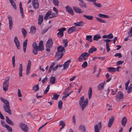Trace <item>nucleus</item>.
<instances>
[{"mask_svg":"<svg viewBox=\"0 0 132 132\" xmlns=\"http://www.w3.org/2000/svg\"><path fill=\"white\" fill-rule=\"evenodd\" d=\"M88 101V100L87 98L84 100V96L80 98L79 101V104L80 107L81 108L82 111H83L87 105Z\"/></svg>","mask_w":132,"mask_h":132,"instance_id":"f257e3e1","label":"nucleus"},{"mask_svg":"<svg viewBox=\"0 0 132 132\" xmlns=\"http://www.w3.org/2000/svg\"><path fill=\"white\" fill-rule=\"evenodd\" d=\"M0 99L5 104L3 106V108L4 111L9 114L11 115V111L10 109L9 102L6 100L4 99L2 97H1Z\"/></svg>","mask_w":132,"mask_h":132,"instance_id":"f03ea898","label":"nucleus"},{"mask_svg":"<svg viewBox=\"0 0 132 132\" xmlns=\"http://www.w3.org/2000/svg\"><path fill=\"white\" fill-rule=\"evenodd\" d=\"M53 42L52 38H50L48 40L46 45V51L47 52H50V49L52 48L53 46Z\"/></svg>","mask_w":132,"mask_h":132,"instance_id":"7ed1b4c3","label":"nucleus"},{"mask_svg":"<svg viewBox=\"0 0 132 132\" xmlns=\"http://www.w3.org/2000/svg\"><path fill=\"white\" fill-rule=\"evenodd\" d=\"M123 95L120 91L117 94L116 99L118 102L122 101L123 99Z\"/></svg>","mask_w":132,"mask_h":132,"instance_id":"20e7f679","label":"nucleus"},{"mask_svg":"<svg viewBox=\"0 0 132 132\" xmlns=\"http://www.w3.org/2000/svg\"><path fill=\"white\" fill-rule=\"evenodd\" d=\"M19 126L23 131L25 132H28V128L26 125L23 123H21L19 124Z\"/></svg>","mask_w":132,"mask_h":132,"instance_id":"39448f33","label":"nucleus"},{"mask_svg":"<svg viewBox=\"0 0 132 132\" xmlns=\"http://www.w3.org/2000/svg\"><path fill=\"white\" fill-rule=\"evenodd\" d=\"M102 128V124L101 122H99L98 124H96L94 126L95 132H99Z\"/></svg>","mask_w":132,"mask_h":132,"instance_id":"423d86ee","label":"nucleus"},{"mask_svg":"<svg viewBox=\"0 0 132 132\" xmlns=\"http://www.w3.org/2000/svg\"><path fill=\"white\" fill-rule=\"evenodd\" d=\"M32 5L33 7L35 9H37L39 7V4L38 0H32Z\"/></svg>","mask_w":132,"mask_h":132,"instance_id":"0eeeda50","label":"nucleus"},{"mask_svg":"<svg viewBox=\"0 0 132 132\" xmlns=\"http://www.w3.org/2000/svg\"><path fill=\"white\" fill-rule=\"evenodd\" d=\"M8 18L9 20V29L10 30H11L12 28L13 24L12 19V17L10 15H8Z\"/></svg>","mask_w":132,"mask_h":132,"instance_id":"6e6552de","label":"nucleus"},{"mask_svg":"<svg viewBox=\"0 0 132 132\" xmlns=\"http://www.w3.org/2000/svg\"><path fill=\"white\" fill-rule=\"evenodd\" d=\"M14 41L18 49H20V42L18 40L17 37H14Z\"/></svg>","mask_w":132,"mask_h":132,"instance_id":"1a4fd4ad","label":"nucleus"},{"mask_svg":"<svg viewBox=\"0 0 132 132\" xmlns=\"http://www.w3.org/2000/svg\"><path fill=\"white\" fill-rule=\"evenodd\" d=\"M90 54L89 53H84L81 55L79 58H78V60L80 62H81L82 60L83 57L85 56H89Z\"/></svg>","mask_w":132,"mask_h":132,"instance_id":"9d476101","label":"nucleus"},{"mask_svg":"<svg viewBox=\"0 0 132 132\" xmlns=\"http://www.w3.org/2000/svg\"><path fill=\"white\" fill-rule=\"evenodd\" d=\"M114 120V116H112L109 119L108 123V126L109 128H110L112 125Z\"/></svg>","mask_w":132,"mask_h":132,"instance_id":"9b49d317","label":"nucleus"},{"mask_svg":"<svg viewBox=\"0 0 132 132\" xmlns=\"http://www.w3.org/2000/svg\"><path fill=\"white\" fill-rule=\"evenodd\" d=\"M57 52H61L62 53H64L65 52V51L64 47L61 46H58L57 48Z\"/></svg>","mask_w":132,"mask_h":132,"instance_id":"f8f14e48","label":"nucleus"},{"mask_svg":"<svg viewBox=\"0 0 132 132\" xmlns=\"http://www.w3.org/2000/svg\"><path fill=\"white\" fill-rule=\"evenodd\" d=\"M3 89L5 92L7 91L8 89L9 86V82H4L3 83Z\"/></svg>","mask_w":132,"mask_h":132,"instance_id":"ddd939ff","label":"nucleus"},{"mask_svg":"<svg viewBox=\"0 0 132 132\" xmlns=\"http://www.w3.org/2000/svg\"><path fill=\"white\" fill-rule=\"evenodd\" d=\"M65 9L66 11L70 14H71L72 15H74V13L72 9L70 6H67L65 7Z\"/></svg>","mask_w":132,"mask_h":132,"instance_id":"4468645a","label":"nucleus"},{"mask_svg":"<svg viewBox=\"0 0 132 132\" xmlns=\"http://www.w3.org/2000/svg\"><path fill=\"white\" fill-rule=\"evenodd\" d=\"M31 62L30 60H29L28 61V64L27 65V70H26V74L27 75H28L30 72V68L31 66Z\"/></svg>","mask_w":132,"mask_h":132,"instance_id":"2eb2a0df","label":"nucleus"},{"mask_svg":"<svg viewBox=\"0 0 132 132\" xmlns=\"http://www.w3.org/2000/svg\"><path fill=\"white\" fill-rule=\"evenodd\" d=\"M43 21V16L42 14H40L39 16L38 20V24L39 25H41Z\"/></svg>","mask_w":132,"mask_h":132,"instance_id":"dca6fc26","label":"nucleus"},{"mask_svg":"<svg viewBox=\"0 0 132 132\" xmlns=\"http://www.w3.org/2000/svg\"><path fill=\"white\" fill-rule=\"evenodd\" d=\"M39 50L40 51L44 50L43 45V42L42 40H41L38 46Z\"/></svg>","mask_w":132,"mask_h":132,"instance_id":"f3484780","label":"nucleus"},{"mask_svg":"<svg viewBox=\"0 0 132 132\" xmlns=\"http://www.w3.org/2000/svg\"><path fill=\"white\" fill-rule=\"evenodd\" d=\"M71 61V60H69L65 62L63 65V69H66L68 68L69 65Z\"/></svg>","mask_w":132,"mask_h":132,"instance_id":"a211bd4d","label":"nucleus"},{"mask_svg":"<svg viewBox=\"0 0 132 132\" xmlns=\"http://www.w3.org/2000/svg\"><path fill=\"white\" fill-rule=\"evenodd\" d=\"M73 10L76 13H82V11L80 8L75 6H73Z\"/></svg>","mask_w":132,"mask_h":132,"instance_id":"6ab92c4d","label":"nucleus"},{"mask_svg":"<svg viewBox=\"0 0 132 132\" xmlns=\"http://www.w3.org/2000/svg\"><path fill=\"white\" fill-rule=\"evenodd\" d=\"M64 53H62L61 52H57L56 54V57L58 60L61 59L64 55Z\"/></svg>","mask_w":132,"mask_h":132,"instance_id":"aec40b11","label":"nucleus"},{"mask_svg":"<svg viewBox=\"0 0 132 132\" xmlns=\"http://www.w3.org/2000/svg\"><path fill=\"white\" fill-rule=\"evenodd\" d=\"M76 30L75 26H72L69 28L68 30V34H70L75 31Z\"/></svg>","mask_w":132,"mask_h":132,"instance_id":"412c9836","label":"nucleus"},{"mask_svg":"<svg viewBox=\"0 0 132 132\" xmlns=\"http://www.w3.org/2000/svg\"><path fill=\"white\" fill-rule=\"evenodd\" d=\"M127 121V118L125 116L123 117L121 120V124L123 127L125 126Z\"/></svg>","mask_w":132,"mask_h":132,"instance_id":"4be33fe9","label":"nucleus"},{"mask_svg":"<svg viewBox=\"0 0 132 132\" xmlns=\"http://www.w3.org/2000/svg\"><path fill=\"white\" fill-rule=\"evenodd\" d=\"M27 41V39H26L23 42V50L24 53H25L26 52Z\"/></svg>","mask_w":132,"mask_h":132,"instance_id":"5701e85b","label":"nucleus"},{"mask_svg":"<svg viewBox=\"0 0 132 132\" xmlns=\"http://www.w3.org/2000/svg\"><path fill=\"white\" fill-rule=\"evenodd\" d=\"M6 121L8 124L12 125H14L13 122L7 116H6Z\"/></svg>","mask_w":132,"mask_h":132,"instance_id":"b1692460","label":"nucleus"},{"mask_svg":"<svg viewBox=\"0 0 132 132\" xmlns=\"http://www.w3.org/2000/svg\"><path fill=\"white\" fill-rule=\"evenodd\" d=\"M101 37L100 34H97L94 36L93 40L98 41L99 39L101 38Z\"/></svg>","mask_w":132,"mask_h":132,"instance_id":"393cba45","label":"nucleus"},{"mask_svg":"<svg viewBox=\"0 0 132 132\" xmlns=\"http://www.w3.org/2000/svg\"><path fill=\"white\" fill-rule=\"evenodd\" d=\"M36 28L34 26H32L30 28V33L32 34H34L36 33Z\"/></svg>","mask_w":132,"mask_h":132,"instance_id":"a878e982","label":"nucleus"},{"mask_svg":"<svg viewBox=\"0 0 132 132\" xmlns=\"http://www.w3.org/2000/svg\"><path fill=\"white\" fill-rule=\"evenodd\" d=\"M19 8L21 13V16L22 18H23V8L22 7V4L21 2H20L19 4Z\"/></svg>","mask_w":132,"mask_h":132,"instance_id":"bb28decb","label":"nucleus"},{"mask_svg":"<svg viewBox=\"0 0 132 132\" xmlns=\"http://www.w3.org/2000/svg\"><path fill=\"white\" fill-rule=\"evenodd\" d=\"M22 64H20V66L19 67V75L20 77L22 76Z\"/></svg>","mask_w":132,"mask_h":132,"instance_id":"cd10ccee","label":"nucleus"},{"mask_svg":"<svg viewBox=\"0 0 132 132\" xmlns=\"http://www.w3.org/2000/svg\"><path fill=\"white\" fill-rule=\"evenodd\" d=\"M74 24L75 25V26L82 27L84 25V23L82 21H80L75 23Z\"/></svg>","mask_w":132,"mask_h":132,"instance_id":"c85d7f7f","label":"nucleus"},{"mask_svg":"<svg viewBox=\"0 0 132 132\" xmlns=\"http://www.w3.org/2000/svg\"><path fill=\"white\" fill-rule=\"evenodd\" d=\"M105 82L101 83L98 86V89L99 90H101L104 87V85Z\"/></svg>","mask_w":132,"mask_h":132,"instance_id":"c756f323","label":"nucleus"},{"mask_svg":"<svg viewBox=\"0 0 132 132\" xmlns=\"http://www.w3.org/2000/svg\"><path fill=\"white\" fill-rule=\"evenodd\" d=\"M92 38V36L91 35H87L86 37V39L90 43L93 41Z\"/></svg>","mask_w":132,"mask_h":132,"instance_id":"7c9ffc66","label":"nucleus"},{"mask_svg":"<svg viewBox=\"0 0 132 132\" xmlns=\"http://www.w3.org/2000/svg\"><path fill=\"white\" fill-rule=\"evenodd\" d=\"M79 129L82 132H85L86 130L85 126L82 125H80L79 126Z\"/></svg>","mask_w":132,"mask_h":132,"instance_id":"2f4dec72","label":"nucleus"},{"mask_svg":"<svg viewBox=\"0 0 132 132\" xmlns=\"http://www.w3.org/2000/svg\"><path fill=\"white\" fill-rule=\"evenodd\" d=\"M97 49L94 46H92L91 48L89 49V52L90 53H92L93 52L97 51Z\"/></svg>","mask_w":132,"mask_h":132,"instance_id":"473e14b6","label":"nucleus"},{"mask_svg":"<svg viewBox=\"0 0 132 132\" xmlns=\"http://www.w3.org/2000/svg\"><path fill=\"white\" fill-rule=\"evenodd\" d=\"M56 79L55 78L52 76L50 80V82L52 84H54L55 83Z\"/></svg>","mask_w":132,"mask_h":132,"instance_id":"72a5a7b5","label":"nucleus"},{"mask_svg":"<svg viewBox=\"0 0 132 132\" xmlns=\"http://www.w3.org/2000/svg\"><path fill=\"white\" fill-rule=\"evenodd\" d=\"M66 30V28L64 27H62L60 29H59L58 30L59 31L58 34L60 33L61 35L63 34V31H65Z\"/></svg>","mask_w":132,"mask_h":132,"instance_id":"f704fd0d","label":"nucleus"},{"mask_svg":"<svg viewBox=\"0 0 132 132\" xmlns=\"http://www.w3.org/2000/svg\"><path fill=\"white\" fill-rule=\"evenodd\" d=\"M32 89L35 92H37L38 91L39 89L38 85H35L33 87Z\"/></svg>","mask_w":132,"mask_h":132,"instance_id":"c9c22d12","label":"nucleus"},{"mask_svg":"<svg viewBox=\"0 0 132 132\" xmlns=\"http://www.w3.org/2000/svg\"><path fill=\"white\" fill-rule=\"evenodd\" d=\"M79 5L81 7H86V4L84 2V1L79 3Z\"/></svg>","mask_w":132,"mask_h":132,"instance_id":"e433bc0d","label":"nucleus"},{"mask_svg":"<svg viewBox=\"0 0 132 132\" xmlns=\"http://www.w3.org/2000/svg\"><path fill=\"white\" fill-rule=\"evenodd\" d=\"M83 16L84 18L90 20H92L93 18V17L92 16L84 15Z\"/></svg>","mask_w":132,"mask_h":132,"instance_id":"4c0bfd02","label":"nucleus"},{"mask_svg":"<svg viewBox=\"0 0 132 132\" xmlns=\"http://www.w3.org/2000/svg\"><path fill=\"white\" fill-rule=\"evenodd\" d=\"M88 98L89 99L91 98L92 95V89L91 87H90L88 92Z\"/></svg>","mask_w":132,"mask_h":132,"instance_id":"58836bf2","label":"nucleus"},{"mask_svg":"<svg viewBox=\"0 0 132 132\" xmlns=\"http://www.w3.org/2000/svg\"><path fill=\"white\" fill-rule=\"evenodd\" d=\"M98 16L99 17L104 18H109V16L108 15L101 13L99 14Z\"/></svg>","mask_w":132,"mask_h":132,"instance_id":"ea45409f","label":"nucleus"},{"mask_svg":"<svg viewBox=\"0 0 132 132\" xmlns=\"http://www.w3.org/2000/svg\"><path fill=\"white\" fill-rule=\"evenodd\" d=\"M58 108L59 109L61 110L62 108V101L60 100L58 102Z\"/></svg>","mask_w":132,"mask_h":132,"instance_id":"a19ab883","label":"nucleus"},{"mask_svg":"<svg viewBox=\"0 0 132 132\" xmlns=\"http://www.w3.org/2000/svg\"><path fill=\"white\" fill-rule=\"evenodd\" d=\"M5 127L7 129V130L10 132H11L12 131V128L9 126L7 124L5 125Z\"/></svg>","mask_w":132,"mask_h":132,"instance_id":"79ce46f5","label":"nucleus"},{"mask_svg":"<svg viewBox=\"0 0 132 132\" xmlns=\"http://www.w3.org/2000/svg\"><path fill=\"white\" fill-rule=\"evenodd\" d=\"M96 20L98 21L103 23H106V21L104 20H102L101 18L98 17L96 18Z\"/></svg>","mask_w":132,"mask_h":132,"instance_id":"37998d69","label":"nucleus"},{"mask_svg":"<svg viewBox=\"0 0 132 132\" xmlns=\"http://www.w3.org/2000/svg\"><path fill=\"white\" fill-rule=\"evenodd\" d=\"M108 71L110 72H115L116 71V69L114 67H108Z\"/></svg>","mask_w":132,"mask_h":132,"instance_id":"c03bdc74","label":"nucleus"},{"mask_svg":"<svg viewBox=\"0 0 132 132\" xmlns=\"http://www.w3.org/2000/svg\"><path fill=\"white\" fill-rule=\"evenodd\" d=\"M60 95L55 93L54 94L52 99L53 100H57L59 97Z\"/></svg>","mask_w":132,"mask_h":132,"instance_id":"a18cd8bd","label":"nucleus"},{"mask_svg":"<svg viewBox=\"0 0 132 132\" xmlns=\"http://www.w3.org/2000/svg\"><path fill=\"white\" fill-rule=\"evenodd\" d=\"M22 32L24 37H25L26 36L27 34V32L25 29L24 28H22Z\"/></svg>","mask_w":132,"mask_h":132,"instance_id":"49530a36","label":"nucleus"},{"mask_svg":"<svg viewBox=\"0 0 132 132\" xmlns=\"http://www.w3.org/2000/svg\"><path fill=\"white\" fill-rule=\"evenodd\" d=\"M39 49L38 48H33V53L35 55H37L38 54V50Z\"/></svg>","mask_w":132,"mask_h":132,"instance_id":"de8ad7c7","label":"nucleus"},{"mask_svg":"<svg viewBox=\"0 0 132 132\" xmlns=\"http://www.w3.org/2000/svg\"><path fill=\"white\" fill-rule=\"evenodd\" d=\"M93 4L95 6L99 8L101 7L102 6V5L100 3H96V2H95Z\"/></svg>","mask_w":132,"mask_h":132,"instance_id":"09e8293b","label":"nucleus"},{"mask_svg":"<svg viewBox=\"0 0 132 132\" xmlns=\"http://www.w3.org/2000/svg\"><path fill=\"white\" fill-rule=\"evenodd\" d=\"M104 41L106 42V47H109V42L111 41V40L109 39H104Z\"/></svg>","mask_w":132,"mask_h":132,"instance_id":"8fccbe9b","label":"nucleus"},{"mask_svg":"<svg viewBox=\"0 0 132 132\" xmlns=\"http://www.w3.org/2000/svg\"><path fill=\"white\" fill-rule=\"evenodd\" d=\"M53 2L55 6H59V1L58 0H53Z\"/></svg>","mask_w":132,"mask_h":132,"instance_id":"3c124183","label":"nucleus"},{"mask_svg":"<svg viewBox=\"0 0 132 132\" xmlns=\"http://www.w3.org/2000/svg\"><path fill=\"white\" fill-rule=\"evenodd\" d=\"M73 92V91H71L69 92L68 94H67L66 95L62 97V99L64 100H65V98L67 97L68 96H69Z\"/></svg>","mask_w":132,"mask_h":132,"instance_id":"603ef678","label":"nucleus"},{"mask_svg":"<svg viewBox=\"0 0 132 132\" xmlns=\"http://www.w3.org/2000/svg\"><path fill=\"white\" fill-rule=\"evenodd\" d=\"M12 63L13 64V68H14L15 67V56H13L12 57Z\"/></svg>","mask_w":132,"mask_h":132,"instance_id":"864d4df0","label":"nucleus"},{"mask_svg":"<svg viewBox=\"0 0 132 132\" xmlns=\"http://www.w3.org/2000/svg\"><path fill=\"white\" fill-rule=\"evenodd\" d=\"M59 125H61L62 126H64L65 127V123L63 121L61 120L60 121Z\"/></svg>","mask_w":132,"mask_h":132,"instance_id":"5fc2aeb1","label":"nucleus"},{"mask_svg":"<svg viewBox=\"0 0 132 132\" xmlns=\"http://www.w3.org/2000/svg\"><path fill=\"white\" fill-rule=\"evenodd\" d=\"M128 36L131 37L132 36V27L131 28L130 30L128 32Z\"/></svg>","mask_w":132,"mask_h":132,"instance_id":"6e6d98bb","label":"nucleus"},{"mask_svg":"<svg viewBox=\"0 0 132 132\" xmlns=\"http://www.w3.org/2000/svg\"><path fill=\"white\" fill-rule=\"evenodd\" d=\"M114 56L116 57L118 56L119 58H120L122 57V55L120 53H119L116 54L114 55Z\"/></svg>","mask_w":132,"mask_h":132,"instance_id":"4d7b16f0","label":"nucleus"},{"mask_svg":"<svg viewBox=\"0 0 132 132\" xmlns=\"http://www.w3.org/2000/svg\"><path fill=\"white\" fill-rule=\"evenodd\" d=\"M87 62L86 61L84 62L82 64V67L83 68H85L87 67Z\"/></svg>","mask_w":132,"mask_h":132,"instance_id":"13d9d810","label":"nucleus"},{"mask_svg":"<svg viewBox=\"0 0 132 132\" xmlns=\"http://www.w3.org/2000/svg\"><path fill=\"white\" fill-rule=\"evenodd\" d=\"M56 14H55L54 13H52L51 14V16H50L49 17V19H51L53 18L54 17L56 16Z\"/></svg>","mask_w":132,"mask_h":132,"instance_id":"bf43d9fd","label":"nucleus"},{"mask_svg":"<svg viewBox=\"0 0 132 132\" xmlns=\"http://www.w3.org/2000/svg\"><path fill=\"white\" fill-rule=\"evenodd\" d=\"M32 46H33V48H38V46L37 45V44L35 42H34L32 44Z\"/></svg>","mask_w":132,"mask_h":132,"instance_id":"052dcab7","label":"nucleus"},{"mask_svg":"<svg viewBox=\"0 0 132 132\" xmlns=\"http://www.w3.org/2000/svg\"><path fill=\"white\" fill-rule=\"evenodd\" d=\"M48 30L47 28L45 29L44 30H43L41 32V34L42 35H43L46 32L48 31Z\"/></svg>","mask_w":132,"mask_h":132,"instance_id":"680f3d73","label":"nucleus"},{"mask_svg":"<svg viewBox=\"0 0 132 132\" xmlns=\"http://www.w3.org/2000/svg\"><path fill=\"white\" fill-rule=\"evenodd\" d=\"M109 39H111L113 37V36L112 34L111 33L107 35Z\"/></svg>","mask_w":132,"mask_h":132,"instance_id":"e2e57ef3","label":"nucleus"},{"mask_svg":"<svg viewBox=\"0 0 132 132\" xmlns=\"http://www.w3.org/2000/svg\"><path fill=\"white\" fill-rule=\"evenodd\" d=\"M51 12L52 11H49L46 13L45 15L48 17L51 14Z\"/></svg>","mask_w":132,"mask_h":132,"instance_id":"0e129e2a","label":"nucleus"},{"mask_svg":"<svg viewBox=\"0 0 132 132\" xmlns=\"http://www.w3.org/2000/svg\"><path fill=\"white\" fill-rule=\"evenodd\" d=\"M18 96L19 97H21L22 96V94L21 93V91L20 89H18Z\"/></svg>","mask_w":132,"mask_h":132,"instance_id":"69168bd1","label":"nucleus"},{"mask_svg":"<svg viewBox=\"0 0 132 132\" xmlns=\"http://www.w3.org/2000/svg\"><path fill=\"white\" fill-rule=\"evenodd\" d=\"M10 78L9 77H7L5 79V80L4 82H9Z\"/></svg>","mask_w":132,"mask_h":132,"instance_id":"338daca9","label":"nucleus"},{"mask_svg":"<svg viewBox=\"0 0 132 132\" xmlns=\"http://www.w3.org/2000/svg\"><path fill=\"white\" fill-rule=\"evenodd\" d=\"M123 61H119L117 62V65H119L120 64H121L123 62Z\"/></svg>","mask_w":132,"mask_h":132,"instance_id":"774afa93","label":"nucleus"}]
</instances>
